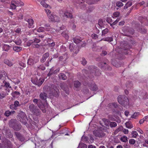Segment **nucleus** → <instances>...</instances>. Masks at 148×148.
Here are the masks:
<instances>
[{"label": "nucleus", "mask_w": 148, "mask_h": 148, "mask_svg": "<svg viewBox=\"0 0 148 148\" xmlns=\"http://www.w3.org/2000/svg\"><path fill=\"white\" fill-rule=\"evenodd\" d=\"M136 142V140L134 139H131L129 140V144L131 145H134Z\"/></svg>", "instance_id": "obj_51"}, {"label": "nucleus", "mask_w": 148, "mask_h": 148, "mask_svg": "<svg viewBox=\"0 0 148 148\" xmlns=\"http://www.w3.org/2000/svg\"><path fill=\"white\" fill-rule=\"evenodd\" d=\"M88 71L90 75H95L96 76H99L101 73L97 67L93 66H89L88 67Z\"/></svg>", "instance_id": "obj_2"}, {"label": "nucleus", "mask_w": 148, "mask_h": 148, "mask_svg": "<svg viewBox=\"0 0 148 148\" xmlns=\"http://www.w3.org/2000/svg\"><path fill=\"white\" fill-rule=\"evenodd\" d=\"M123 127L122 126H120L114 132V133L117 134L118 132H119L120 131L123 130Z\"/></svg>", "instance_id": "obj_45"}, {"label": "nucleus", "mask_w": 148, "mask_h": 148, "mask_svg": "<svg viewBox=\"0 0 148 148\" xmlns=\"http://www.w3.org/2000/svg\"><path fill=\"white\" fill-rule=\"evenodd\" d=\"M11 47L10 46L7 45L5 44L3 46V50L6 51H8Z\"/></svg>", "instance_id": "obj_37"}, {"label": "nucleus", "mask_w": 148, "mask_h": 148, "mask_svg": "<svg viewBox=\"0 0 148 148\" xmlns=\"http://www.w3.org/2000/svg\"><path fill=\"white\" fill-rule=\"evenodd\" d=\"M126 86L128 89H131L133 86V84L131 82H128L126 84Z\"/></svg>", "instance_id": "obj_38"}, {"label": "nucleus", "mask_w": 148, "mask_h": 148, "mask_svg": "<svg viewBox=\"0 0 148 148\" xmlns=\"http://www.w3.org/2000/svg\"><path fill=\"white\" fill-rule=\"evenodd\" d=\"M139 20L141 23L145 25H148V20L147 18H144L143 17H139Z\"/></svg>", "instance_id": "obj_13"}, {"label": "nucleus", "mask_w": 148, "mask_h": 148, "mask_svg": "<svg viewBox=\"0 0 148 148\" xmlns=\"http://www.w3.org/2000/svg\"><path fill=\"white\" fill-rule=\"evenodd\" d=\"M117 125V123L114 122H111L110 124V127L112 128L116 127Z\"/></svg>", "instance_id": "obj_47"}, {"label": "nucleus", "mask_w": 148, "mask_h": 148, "mask_svg": "<svg viewBox=\"0 0 148 148\" xmlns=\"http://www.w3.org/2000/svg\"><path fill=\"white\" fill-rule=\"evenodd\" d=\"M39 61V60L37 59H32V58H29L27 61V64L28 65H32L37 62Z\"/></svg>", "instance_id": "obj_11"}, {"label": "nucleus", "mask_w": 148, "mask_h": 148, "mask_svg": "<svg viewBox=\"0 0 148 148\" xmlns=\"http://www.w3.org/2000/svg\"><path fill=\"white\" fill-rule=\"evenodd\" d=\"M49 19V21L52 22H58L59 21V18L55 15L50 14L48 16Z\"/></svg>", "instance_id": "obj_7"}, {"label": "nucleus", "mask_w": 148, "mask_h": 148, "mask_svg": "<svg viewBox=\"0 0 148 148\" xmlns=\"http://www.w3.org/2000/svg\"><path fill=\"white\" fill-rule=\"evenodd\" d=\"M63 17H66L67 18H73V16L72 14L68 12H65L64 13V15H63Z\"/></svg>", "instance_id": "obj_20"}, {"label": "nucleus", "mask_w": 148, "mask_h": 148, "mask_svg": "<svg viewBox=\"0 0 148 148\" xmlns=\"http://www.w3.org/2000/svg\"><path fill=\"white\" fill-rule=\"evenodd\" d=\"M77 4H80L82 6L81 7V8L83 10H85L86 9V8L85 6V3L84 2H80L79 1H78L77 2Z\"/></svg>", "instance_id": "obj_23"}, {"label": "nucleus", "mask_w": 148, "mask_h": 148, "mask_svg": "<svg viewBox=\"0 0 148 148\" xmlns=\"http://www.w3.org/2000/svg\"><path fill=\"white\" fill-rule=\"evenodd\" d=\"M30 111L34 114L38 116L40 115V111L39 109H37L33 104H31L29 107Z\"/></svg>", "instance_id": "obj_4"}, {"label": "nucleus", "mask_w": 148, "mask_h": 148, "mask_svg": "<svg viewBox=\"0 0 148 148\" xmlns=\"http://www.w3.org/2000/svg\"><path fill=\"white\" fill-rule=\"evenodd\" d=\"M120 139L121 142L124 143H126L128 141V138L125 136H123L121 137Z\"/></svg>", "instance_id": "obj_32"}, {"label": "nucleus", "mask_w": 148, "mask_h": 148, "mask_svg": "<svg viewBox=\"0 0 148 148\" xmlns=\"http://www.w3.org/2000/svg\"><path fill=\"white\" fill-rule=\"evenodd\" d=\"M58 77L60 79L63 80H65L66 78L65 75L62 73H60L58 75Z\"/></svg>", "instance_id": "obj_31"}, {"label": "nucleus", "mask_w": 148, "mask_h": 148, "mask_svg": "<svg viewBox=\"0 0 148 148\" xmlns=\"http://www.w3.org/2000/svg\"><path fill=\"white\" fill-rule=\"evenodd\" d=\"M4 62L5 64L9 66H11L13 65L12 62L7 59H5Z\"/></svg>", "instance_id": "obj_30"}, {"label": "nucleus", "mask_w": 148, "mask_h": 148, "mask_svg": "<svg viewBox=\"0 0 148 148\" xmlns=\"http://www.w3.org/2000/svg\"><path fill=\"white\" fill-rule=\"evenodd\" d=\"M6 75V74L5 71L2 70L0 72V79H5Z\"/></svg>", "instance_id": "obj_19"}, {"label": "nucleus", "mask_w": 148, "mask_h": 148, "mask_svg": "<svg viewBox=\"0 0 148 148\" xmlns=\"http://www.w3.org/2000/svg\"><path fill=\"white\" fill-rule=\"evenodd\" d=\"M138 31L142 34H145L147 32V29L144 27H142L139 29Z\"/></svg>", "instance_id": "obj_44"}, {"label": "nucleus", "mask_w": 148, "mask_h": 148, "mask_svg": "<svg viewBox=\"0 0 148 148\" xmlns=\"http://www.w3.org/2000/svg\"><path fill=\"white\" fill-rule=\"evenodd\" d=\"M118 101L121 105L124 107L128 105L129 104L128 99L125 95H119L118 97Z\"/></svg>", "instance_id": "obj_1"}, {"label": "nucleus", "mask_w": 148, "mask_h": 148, "mask_svg": "<svg viewBox=\"0 0 148 148\" xmlns=\"http://www.w3.org/2000/svg\"><path fill=\"white\" fill-rule=\"evenodd\" d=\"M73 40L76 44H78L82 41V39L81 38L79 37H76L73 39Z\"/></svg>", "instance_id": "obj_21"}, {"label": "nucleus", "mask_w": 148, "mask_h": 148, "mask_svg": "<svg viewBox=\"0 0 148 148\" xmlns=\"http://www.w3.org/2000/svg\"><path fill=\"white\" fill-rule=\"evenodd\" d=\"M15 113V112L14 111H12L10 112L9 110H7L5 111L4 113V115L6 116H9L12 114H13L14 113Z\"/></svg>", "instance_id": "obj_34"}, {"label": "nucleus", "mask_w": 148, "mask_h": 148, "mask_svg": "<svg viewBox=\"0 0 148 148\" xmlns=\"http://www.w3.org/2000/svg\"><path fill=\"white\" fill-rule=\"evenodd\" d=\"M132 137L133 138H136L138 136V134L136 131H133L131 133Z\"/></svg>", "instance_id": "obj_39"}, {"label": "nucleus", "mask_w": 148, "mask_h": 148, "mask_svg": "<svg viewBox=\"0 0 148 148\" xmlns=\"http://www.w3.org/2000/svg\"><path fill=\"white\" fill-rule=\"evenodd\" d=\"M45 28H44V27H40L36 29V28L34 30H36L38 32H42L45 31Z\"/></svg>", "instance_id": "obj_29"}, {"label": "nucleus", "mask_w": 148, "mask_h": 148, "mask_svg": "<svg viewBox=\"0 0 148 148\" xmlns=\"http://www.w3.org/2000/svg\"><path fill=\"white\" fill-rule=\"evenodd\" d=\"M3 83H4V86L6 88H11V87L10 86V83L8 82H7L5 81L4 80L3 82Z\"/></svg>", "instance_id": "obj_46"}, {"label": "nucleus", "mask_w": 148, "mask_h": 148, "mask_svg": "<svg viewBox=\"0 0 148 148\" xmlns=\"http://www.w3.org/2000/svg\"><path fill=\"white\" fill-rule=\"evenodd\" d=\"M113 38L112 37H108L105 38L104 40L105 41L111 42L113 41Z\"/></svg>", "instance_id": "obj_52"}, {"label": "nucleus", "mask_w": 148, "mask_h": 148, "mask_svg": "<svg viewBox=\"0 0 148 148\" xmlns=\"http://www.w3.org/2000/svg\"><path fill=\"white\" fill-rule=\"evenodd\" d=\"M55 43L54 42H51L50 43H49L48 44V46L49 47L51 48H53V47L55 46Z\"/></svg>", "instance_id": "obj_54"}, {"label": "nucleus", "mask_w": 148, "mask_h": 148, "mask_svg": "<svg viewBox=\"0 0 148 148\" xmlns=\"http://www.w3.org/2000/svg\"><path fill=\"white\" fill-rule=\"evenodd\" d=\"M49 56V53L48 52H47L44 54L42 57V58L40 60V62H45L46 59Z\"/></svg>", "instance_id": "obj_17"}, {"label": "nucleus", "mask_w": 148, "mask_h": 148, "mask_svg": "<svg viewBox=\"0 0 148 148\" xmlns=\"http://www.w3.org/2000/svg\"><path fill=\"white\" fill-rule=\"evenodd\" d=\"M91 36L93 39H96L98 38V35L95 33L92 34Z\"/></svg>", "instance_id": "obj_61"}, {"label": "nucleus", "mask_w": 148, "mask_h": 148, "mask_svg": "<svg viewBox=\"0 0 148 148\" xmlns=\"http://www.w3.org/2000/svg\"><path fill=\"white\" fill-rule=\"evenodd\" d=\"M68 34V31H65L64 32H63L62 33V36L67 40H68L69 38Z\"/></svg>", "instance_id": "obj_22"}, {"label": "nucleus", "mask_w": 148, "mask_h": 148, "mask_svg": "<svg viewBox=\"0 0 148 148\" xmlns=\"http://www.w3.org/2000/svg\"><path fill=\"white\" fill-rule=\"evenodd\" d=\"M31 81L34 84L37 85L38 80L36 77L34 76L32 78Z\"/></svg>", "instance_id": "obj_35"}, {"label": "nucleus", "mask_w": 148, "mask_h": 148, "mask_svg": "<svg viewBox=\"0 0 148 148\" xmlns=\"http://www.w3.org/2000/svg\"><path fill=\"white\" fill-rule=\"evenodd\" d=\"M126 127L127 128L131 129L133 127L132 123L130 121L126 122L125 123Z\"/></svg>", "instance_id": "obj_26"}, {"label": "nucleus", "mask_w": 148, "mask_h": 148, "mask_svg": "<svg viewBox=\"0 0 148 148\" xmlns=\"http://www.w3.org/2000/svg\"><path fill=\"white\" fill-rule=\"evenodd\" d=\"M110 106L112 105V106L114 108H118L119 105H118L117 103H111L110 104Z\"/></svg>", "instance_id": "obj_57"}, {"label": "nucleus", "mask_w": 148, "mask_h": 148, "mask_svg": "<svg viewBox=\"0 0 148 148\" xmlns=\"http://www.w3.org/2000/svg\"><path fill=\"white\" fill-rule=\"evenodd\" d=\"M13 49L16 52H20L22 50V48L20 46H14L13 47Z\"/></svg>", "instance_id": "obj_33"}, {"label": "nucleus", "mask_w": 148, "mask_h": 148, "mask_svg": "<svg viewBox=\"0 0 148 148\" xmlns=\"http://www.w3.org/2000/svg\"><path fill=\"white\" fill-rule=\"evenodd\" d=\"M109 32V30L108 28H106L103 30L102 32V36H104L107 33Z\"/></svg>", "instance_id": "obj_48"}, {"label": "nucleus", "mask_w": 148, "mask_h": 148, "mask_svg": "<svg viewBox=\"0 0 148 148\" xmlns=\"http://www.w3.org/2000/svg\"><path fill=\"white\" fill-rule=\"evenodd\" d=\"M74 89L77 90L81 86V84L78 81H76L73 82Z\"/></svg>", "instance_id": "obj_12"}, {"label": "nucleus", "mask_w": 148, "mask_h": 148, "mask_svg": "<svg viewBox=\"0 0 148 148\" xmlns=\"http://www.w3.org/2000/svg\"><path fill=\"white\" fill-rule=\"evenodd\" d=\"M68 58L67 54L65 53L59 57V61L63 65L66 62V60Z\"/></svg>", "instance_id": "obj_8"}, {"label": "nucleus", "mask_w": 148, "mask_h": 148, "mask_svg": "<svg viewBox=\"0 0 148 148\" xmlns=\"http://www.w3.org/2000/svg\"><path fill=\"white\" fill-rule=\"evenodd\" d=\"M98 66L103 70L110 71L112 69L111 67L106 65L105 62L99 63L98 64Z\"/></svg>", "instance_id": "obj_6"}, {"label": "nucleus", "mask_w": 148, "mask_h": 148, "mask_svg": "<svg viewBox=\"0 0 148 148\" xmlns=\"http://www.w3.org/2000/svg\"><path fill=\"white\" fill-rule=\"evenodd\" d=\"M44 28H45V30L46 31H50L51 27L48 23H46L44 25Z\"/></svg>", "instance_id": "obj_41"}, {"label": "nucleus", "mask_w": 148, "mask_h": 148, "mask_svg": "<svg viewBox=\"0 0 148 148\" xmlns=\"http://www.w3.org/2000/svg\"><path fill=\"white\" fill-rule=\"evenodd\" d=\"M16 120L15 119H12L10 120L9 122V126L13 129L14 126L16 123Z\"/></svg>", "instance_id": "obj_18"}, {"label": "nucleus", "mask_w": 148, "mask_h": 148, "mask_svg": "<svg viewBox=\"0 0 148 148\" xmlns=\"http://www.w3.org/2000/svg\"><path fill=\"white\" fill-rule=\"evenodd\" d=\"M21 104L19 103L18 101L16 100L14 102L13 104H11L10 105V108L13 110H16L18 107L21 106Z\"/></svg>", "instance_id": "obj_10"}, {"label": "nucleus", "mask_w": 148, "mask_h": 148, "mask_svg": "<svg viewBox=\"0 0 148 148\" xmlns=\"http://www.w3.org/2000/svg\"><path fill=\"white\" fill-rule=\"evenodd\" d=\"M46 0H40L39 2H40V4L44 7L47 8L48 5L45 3V1Z\"/></svg>", "instance_id": "obj_36"}, {"label": "nucleus", "mask_w": 148, "mask_h": 148, "mask_svg": "<svg viewBox=\"0 0 148 148\" xmlns=\"http://www.w3.org/2000/svg\"><path fill=\"white\" fill-rule=\"evenodd\" d=\"M106 21L108 23L110 24V25H111V24H112L113 21L112 19L110 18H108L106 19Z\"/></svg>", "instance_id": "obj_55"}, {"label": "nucleus", "mask_w": 148, "mask_h": 148, "mask_svg": "<svg viewBox=\"0 0 148 148\" xmlns=\"http://www.w3.org/2000/svg\"><path fill=\"white\" fill-rule=\"evenodd\" d=\"M45 69V66L42 64L40 65L39 66L37 67V70L38 71L41 70H44Z\"/></svg>", "instance_id": "obj_43"}, {"label": "nucleus", "mask_w": 148, "mask_h": 148, "mask_svg": "<svg viewBox=\"0 0 148 148\" xmlns=\"http://www.w3.org/2000/svg\"><path fill=\"white\" fill-rule=\"evenodd\" d=\"M14 134L17 139L20 141L21 142L24 141L25 140L24 137L20 133L18 132H15L14 133Z\"/></svg>", "instance_id": "obj_14"}, {"label": "nucleus", "mask_w": 148, "mask_h": 148, "mask_svg": "<svg viewBox=\"0 0 148 148\" xmlns=\"http://www.w3.org/2000/svg\"><path fill=\"white\" fill-rule=\"evenodd\" d=\"M88 85L90 88V89L93 91H96L98 89L97 86L95 83H92L91 85L88 84Z\"/></svg>", "instance_id": "obj_15"}, {"label": "nucleus", "mask_w": 148, "mask_h": 148, "mask_svg": "<svg viewBox=\"0 0 148 148\" xmlns=\"http://www.w3.org/2000/svg\"><path fill=\"white\" fill-rule=\"evenodd\" d=\"M74 45L73 43H71L70 44L69 49L71 51H74V49L75 48V47L73 46Z\"/></svg>", "instance_id": "obj_53"}, {"label": "nucleus", "mask_w": 148, "mask_h": 148, "mask_svg": "<svg viewBox=\"0 0 148 148\" xmlns=\"http://www.w3.org/2000/svg\"><path fill=\"white\" fill-rule=\"evenodd\" d=\"M21 127V126L20 123H16L13 129L15 130L18 131L20 130Z\"/></svg>", "instance_id": "obj_25"}, {"label": "nucleus", "mask_w": 148, "mask_h": 148, "mask_svg": "<svg viewBox=\"0 0 148 148\" xmlns=\"http://www.w3.org/2000/svg\"><path fill=\"white\" fill-rule=\"evenodd\" d=\"M93 134L97 137H102L105 134L102 131L99 130H94L93 131Z\"/></svg>", "instance_id": "obj_9"}, {"label": "nucleus", "mask_w": 148, "mask_h": 148, "mask_svg": "<svg viewBox=\"0 0 148 148\" xmlns=\"http://www.w3.org/2000/svg\"><path fill=\"white\" fill-rule=\"evenodd\" d=\"M34 41L33 42H34L35 43H39L40 41V39H38L37 38H35L34 39Z\"/></svg>", "instance_id": "obj_63"}, {"label": "nucleus", "mask_w": 148, "mask_h": 148, "mask_svg": "<svg viewBox=\"0 0 148 148\" xmlns=\"http://www.w3.org/2000/svg\"><path fill=\"white\" fill-rule=\"evenodd\" d=\"M127 29L129 30V33L131 34H133L134 32V30L131 28H128Z\"/></svg>", "instance_id": "obj_59"}, {"label": "nucleus", "mask_w": 148, "mask_h": 148, "mask_svg": "<svg viewBox=\"0 0 148 148\" xmlns=\"http://www.w3.org/2000/svg\"><path fill=\"white\" fill-rule=\"evenodd\" d=\"M120 13L119 12H114L113 14V17H117L119 16V15H120Z\"/></svg>", "instance_id": "obj_56"}, {"label": "nucleus", "mask_w": 148, "mask_h": 148, "mask_svg": "<svg viewBox=\"0 0 148 148\" xmlns=\"http://www.w3.org/2000/svg\"><path fill=\"white\" fill-rule=\"evenodd\" d=\"M116 5L117 7L121 8L123 6L124 4H123L120 1H117L116 3Z\"/></svg>", "instance_id": "obj_40"}, {"label": "nucleus", "mask_w": 148, "mask_h": 148, "mask_svg": "<svg viewBox=\"0 0 148 148\" xmlns=\"http://www.w3.org/2000/svg\"><path fill=\"white\" fill-rule=\"evenodd\" d=\"M119 21V19L118 20V18H117L116 21L113 22L112 24H111V26L112 27L113 25H115Z\"/></svg>", "instance_id": "obj_64"}, {"label": "nucleus", "mask_w": 148, "mask_h": 148, "mask_svg": "<svg viewBox=\"0 0 148 148\" xmlns=\"http://www.w3.org/2000/svg\"><path fill=\"white\" fill-rule=\"evenodd\" d=\"M140 114L139 112H135L132 115L131 117L132 118H136V117Z\"/></svg>", "instance_id": "obj_50"}, {"label": "nucleus", "mask_w": 148, "mask_h": 148, "mask_svg": "<svg viewBox=\"0 0 148 148\" xmlns=\"http://www.w3.org/2000/svg\"><path fill=\"white\" fill-rule=\"evenodd\" d=\"M81 62L82 64L84 65H86L87 62V61L84 58H82Z\"/></svg>", "instance_id": "obj_58"}, {"label": "nucleus", "mask_w": 148, "mask_h": 148, "mask_svg": "<svg viewBox=\"0 0 148 148\" xmlns=\"http://www.w3.org/2000/svg\"><path fill=\"white\" fill-rule=\"evenodd\" d=\"M112 64L113 65L116 67H118L120 66V64H119L118 62H112Z\"/></svg>", "instance_id": "obj_62"}, {"label": "nucleus", "mask_w": 148, "mask_h": 148, "mask_svg": "<svg viewBox=\"0 0 148 148\" xmlns=\"http://www.w3.org/2000/svg\"><path fill=\"white\" fill-rule=\"evenodd\" d=\"M40 98L43 100H46L47 97V95L45 92L41 93L40 95Z\"/></svg>", "instance_id": "obj_24"}, {"label": "nucleus", "mask_w": 148, "mask_h": 148, "mask_svg": "<svg viewBox=\"0 0 148 148\" xmlns=\"http://www.w3.org/2000/svg\"><path fill=\"white\" fill-rule=\"evenodd\" d=\"M44 81V80L43 79H41V80H40V79H39L38 80L37 85L38 86H40L43 83V82Z\"/></svg>", "instance_id": "obj_60"}, {"label": "nucleus", "mask_w": 148, "mask_h": 148, "mask_svg": "<svg viewBox=\"0 0 148 148\" xmlns=\"http://www.w3.org/2000/svg\"><path fill=\"white\" fill-rule=\"evenodd\" d=\"M27 22L28 24V27L29 28H32L34 27L33 24L34 22L33 19L31 18L27 20Z\"/></svg>", "instance_id": "obj_16"}, {"label": "nucleus", "mask_w": 148, "mask_h": 148, "mask_svg": "<svg viewBox=\"0 0 148 148\" xmlns=\"http://www.w3.org/2000/svg\"><path fill=\"white\" fill-rule=\"evenodd\" d=\"M14 42L16 45H20L22 42L21 40L19 38H17Z\"/></svg>", "instance_id": "obj_42"}, {"label": "nucleus", "mask_w": 148, "mask_h": 148, "mask_svg": "<svg viewBox=\"0 0 148 148\" xmlns=\"http://www.w3.org/2000/svg\"><path fill=\"white\" fill-rule=\"evenodd\" d=\"M19 119H20V121H21V119L22 120L26 118V116L25 114L23 112H21L19 114Z\"/></svg>", "instance_id": "obj_27"}, {"label": "nucleus", "mask_w": 148, "mask_h": 148, "mask_svg": "<svg viewBox=\"0 0 148 148\" xmlns=\"http://www.w3.org/2000/svg\"><path fill=\"white\" fill-rule=\"evenodd\" d=\"M130 48V46L129 45H127L124 47L119 48V52L120 54H127L128 53V51Z\"/></svg>", "instance_id": "obj_5"}, {"label": "nucleus", "mask_w": 148, "mask_h": 148, "mask_svg": "<svg viewBox=\"0 0 148 148\" xmlns=\"http://www.w3.org/2000/svg\"><path fill=\"white\" fill-rule=\"evenodd\" d=\"M132 4V2L131 1H128L125 5L124 6L123 9L125 10L129 7L131 6Z\"/></svg>", "instance_id": "obj_28"}, {"label": "nucleus", "mask_w": 148, "mask_h": 148, "mask_svg": "<svg viewBox=\"0 0 148 148\" xmlns=\"http://www.w3.org/2000/svg\"><path fill=\"white\" fill-rule=\"evenodd\" d=\"M23 3L20 0H13L12 1L10 8L12 10H15L17 7L23 5Z\"/></svg>", "instance_id": "obj_3"}, {"label": "nucleus", "mask_w": 148, "mask_h": 148, "mask_svg": "<svg viewBox=\"0 0 148 148\" xmlns=\"http://www.w3.org/2000/svg\"><path fill=\"white\" fill-rule=\"evenodd\" d=\"M54 70V69L53 67L51 68L50 70V71L47 74L48 76H50L51 75L53 74H54L53 71Z\"/></svg>", "instance_id": "obj_49"}]
</instances>
